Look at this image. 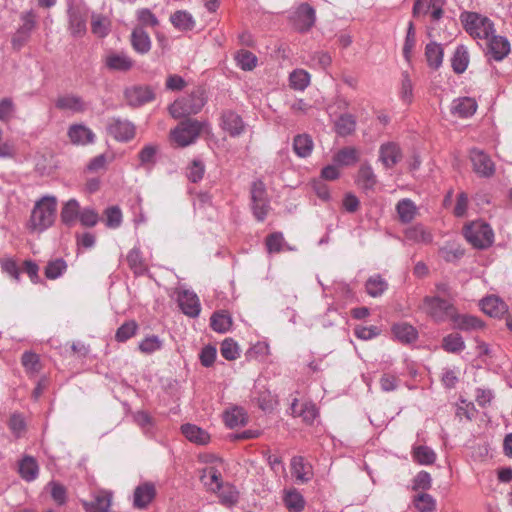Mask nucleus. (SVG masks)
<instances>
[{
    "label": "nucleus",
    "instance_id": "obj_19",
    "mask_svg": "<svg viewBox=\"0 0 512 512\" xmlns=\"http://www.w3.org/2000/svg\"><path fill=\"white\" fill-rule=\"evenodd\" d=\"M404 236L407 241L416 244L428 245L433 241L431 231L422 224L410 226L404 230Z\"/></svg>",
    "mask_w": 512,
    "mask_h": 512
},
{
    "label": "nucleus",
    "instance_id": "obj_56",
    "mask_svg": "<svg viewBox=\"0 0 512 512\" xmlns=\"http://www.w3.org/2000/svg\"><path fill=\"white\" fill-rule=\"evenodd\" d=\"M220 352L223 358L226 360H235L239 357V347L233 339H225L220 348Z\"/></svg>",
    "mask_w": 512,
    "mask_h": 512
},
{
    "label": "nucleus",
    "instance_id": "obj_18",
    "mask_svg": "<svg viewBox=\"0 0 512 512\" xmlns=\"http://www.w3.org/2000/svg\"><path fill=\"white\" fill-rule=\"evenodd\" d=\"M290 413L294 417H301L307 424H312L318 416V410L313 403H300L297 399L291 403Z\"/></svg>",
    "mask_w": 512,
    "mask_h": 512
},
{
    "label": "nucleus",
    "instance_id": "obj_61",
    "mask_svg": "<svg viewBox=\"0 0 512 512\" xmlns=\"http://www.w3.org/2000/svg\"><path fill=\"white\" fill-rule=\"evenodd\" d=\"M106 226L109 228H117L122 222V212L119 207L112 206L106 209Z\"/></svg>",
    "mask_w": 512,
    "mask_h": 512
},
{
    "label": "nucleus",
    "instance_id": "obj_29",
    "mask_svg": "<svg viewBox=\"0 0 512 512\" xmlns=\"http://www.w3.org/2000/svg\"><path fill=\"white\" fill-rule=\"evenodd\" d=\"M292 475L297 481L306 483L312 478L311 467L304 462L302 457H293L291 460Z\"/></svg>",
    "mask_w": 512,
    "mask_h": 512
},
{
    "label": "nucleus",
    "instance_id": "obj_51",
    "mask_svg": "<svg viewBox=\"0 0 512 512\" xmlns=\"http://www.w3.org/2000/svg\"><path fill=\"white\" fill-rule=\"evenodd\" d=\"M416 46V32L412 22H409L407 34L403 46L404 58L409 62L412 57L413 50Z\"/></svg>",
    "mask_w": 512,
    "mask_h": 512
},
{
    "label": "nucleus",
    "instance_id": "obj_36",
    "mask_svg": "<svg viewBox=\"0 0 512 512\" xmlns=\"http://www.w3.org/2000/svg\"><path fill=\"white\" fill-rule=\"evenodd\" d=\"M365 289L369 296L376 298L388 289V282L381 275L375 274L367 279Z\"/></svg>",
    "mask_w": 512,
    "mask_h": 512
},
{
    "label": "nucleus",
    "instance_id": "obj_34",
    "mask_svg": "<svg viewBox=\"0 0 512 512\" xmlns=\"http://www.w3.org/2000/svg\"><path fill=\"white\" fill-rule=\"evenodd\" d=\"M224 421L227 427L233 429L247 423V414L241 407L235 406L224 413Z\"/></svg>",
    "mask_w": 512,
    "mask_h": 512
},
{
    "label": "nucleus",
    "instance_id": "obj_62",
    "mask_svg": "<svg viewBox=\"0 0 512 512\" xmlns=\"http://www.w3.org/2000/svg\"><path fill=\"white\" fill-rule=\"evenodd\" d=\"M432 485L431 475L426 471H420L413 479V490H429Z\"/></svg>",
    "mask_w": 512,
    "mask_h": 512
},
{
    "label": "nucleus",
    "instance_id": "obj_27",
    "mask_svg": "<svg viewBox=\"0 0 512 512\" xmlns=\"http://www.w3.org/2000/svg\"><path fill=\"white\" fill-rule=\"evenodd\" d=\"M131 45L139 54H146L151 49V40L143 27H135L131 34Z\"/></svg>",
    "mask_w": 512,
    "mask_h": 512
},
{
    "label": "nucleus",
    "instance_id": "obj_54",
    "mask_svg": "<svg viewBox=\"0 0 512 512\" xmlns=\"http://www.w3.org/2000/svg\"><path fill=\"white\" fill-rule=\"evenodd\" d=\"M138 329L135 321H128L122 324L116 331L115 338L118 342H125L133 337Z\"/></svg>",
    "mask_w": 512,
    "mask_h": 512
},
{
    "label": "nucleus",
    "instance_id": "obj_26",
    "mask_svg": "<svg viewBox=\"0 0 512 512\" xmlns=\"http://www.w3.org/2000/svg\"><path fill=\"white\" fill-rule=\"evenodd\" d=\"M112 494L108 491H100L90 502H84V508L87 512H109L111 506Z\"/></svg>",
    "mask_w": 512,
    "mask_h": 512
},
{
    "label": "nucleus",
    "instance_id": "obj_20",
    "mask_svg": "<svg viewBox=\"0 0 512 512\" xmlns=\"http://www.w3.org/2000/svg\"><path fill=\"white\" fill-rule=\"evenodd\" d=\"M69 31L73 37H82L86 33V16L77 7L68 10Z\"/></svg>",
    "mask_w": 512,
    "mask_h": 512
},
{
    "label": "nucleus",
    "instance_id": "obj_10",
    "mask_svg": "<svg viewBox=\"0 0 512 512\" xmlns=\"http://www.w3.org/2000/svg\"><path fill=\"white\" fill-rule=\"evenodd\" d=\"M127 103L133 107L142 106L151 102L155 98V92L152 87L146 85H135L129 87L124 92Z\"/></svg>",
    "mask_w": 512,
    "mask_h": 512
},
{
    "label": "nucleus",
    "instance_id": "obj_31",
    "mask_svg": "<svg viewBox=\"0 0 512 512\" xmlns=\"http://www.w3.org/2000/svg\"><path fill=\"white\" fill-rule=\"evenodd\" d=\"M19 474L20 476L30 482L37 478L39 473V466L37 464V461L31 457V456H25L20 462H19Z\"/></svg>",
    "mask_w": 512,
    "mask_h": 512
},
{
    "label": "nucleus",
    "instance_id": "obj_59",
    "mask_svg": "<svg viewBox=\"0 0 512 512\" xmlns=\"http://www.w3.org/2000/svg\"><path fill=\"white\" fill-rule=\"evenodd\" d=\"M16 112V106L9 97L0 100V121L9 122Z\"/></svg>",
    "mask_w": 512,
    "mask_h": 512
},
{
    "label": "nucleus",
    "instance_id": "obj_47",
    "mask_svg": "<svg viewBox=\"0 0 512 512\" xmlns=\"http://www.w3.org/2000/svg\"><path fill=\"white\" fill-rule=\"evenodd\" d=\"M290 86L299 91H303L310 83V75L302 69L294 70L289 76Z\"/></svg>",
    "mask_w": 512,
    "mask_h": 512
},
{
    "label": "nucleus",
    "instance_id": "obj_21",
    "mask_svg": "<svg viewBox=\"0 0 512 512\" xmlns=\"http://www.w3.org/2000/svg\"><path fill=\"white\" fill-rule=\"evenodd\" d=\"M379 153L380 161L386 168L393 167L402 158L401 150L394 142L382 144Z\"/></svg>",
    "mask_w": 512,
    "mask_h": 512
},
{
    "label": "nucleus",
    "instance_id": "obj_52",
    "mask_svg": "<svg viewBox=\"0 0 512 512\" xmlns=\"http://www.w3.org/2000/svg\"><path fill=\"white\" fill-rule=\"evenodd\" d=\"M215 493H218L220 502L226 506H232L238 501L237 491L229 484L222 485V488Z\"/></svg>",
    "mask_w": 512,
    "mask_h": 512
},
{
    "label": "nucleus",
    "instance_id": "obj_49",
    "mask_svg": "<svg viewBox=\"0 0 512 512\" xmlns=\"http://www.w3.org/2000/svg\"><path fill=\"white\" fill-rule=\"evenodd\" d=\"M237 65L244 71H251L257 65V57L250 51L240 50L235 56Z\"/></svg>",
    "mask_w": 512,
    "mask_h": 512
},
{
    "label": "nucleus",
    "instance_id": "obj_4",
    "mask_svg": "<svg viewBox=\"0 0 512 512\" xmlns=\"http://www.w3.org/2000/svg\"><path fill=\"white\" fill-rule=\"evenodd\" d=\"M202 129V122L195 119H187L171 130L170 139L176 146L186 147L196 141Z\"/></svg>",
    "mask_w": 512,
    "mask_h": 512
},
{
    "label": "nucleus",
    "instance_id": "obj_48",
    "mask_svg": "<svg viewBox=\"0 0 512 512\" xmlns=\"http://www.w3.org/2000/svg\"><path fill=\"white\" fill-rule=\"evenodd\" d=\"M442 347L447 352L458 353L465 348V343L459 334L452 333L443 338Z\"/></svg>",
    "mask_w": 512,
    "mask_h": 512
},
{
    "label": "nucleus",
    "instance_id": "obj_11",
    "mask_svg": "<svg viewBox=\"0 0 512 512\" xmlns=\"http://www.w3.org/2000/svg\"><path fill=\"white\" fill-rule=\"evenodd\" d=\"M470 159L473 164L474 171L482 177H491L495 172V165L491 158L479 149L470 151Z\"/></svg>",
    "mask_w": 512,
    "mask_h": 512
},
{
    "label": "nucleus",
    "instance_id": "obj_41",
    "mask_svg": "<svg viewBox=\"0 0 512 512\" xmlns=\"http://www.w3.org/2000/svg\"><path fill=\"white\" fill-rule=\"evenodd\" d=\"M469 64V53L465 46L460 45L456 48L451 60L453 71L457 74L463 73Z\"/></svg>",
    "mask_w": 512,
    "mask_h": 512
},
{
    "label": "nucleus",
    "instance_id": "obj_50",
    "mask_svg": "<svg viewBox=\"0 0 512 512\" xmlns=\"http://www.w3.org/2000/svg\"><path fill=\"white\" fill-rule=\"evenodd\" d=\"M358 184L365 190L372 189L376 184V176L369 165H362L358 172Z\"/></svg>",
    "mask_w": 512,
    "mask_h": 512
},
{
    "label": "nucleus",
    "instance_id": "obj_46",
    "mask_svg": "<svg viewBox=\"0 0 512 512\" xmlns=\"http://www.w3.org/2000/svg\"><path fill=\"white\" fill-rule=\"evenodd\" d=\"M439 255L447 262H454L463 256V250L455 242H447L439 248Z\"/></svg>",
    "mask_w": 512,
    "mask_h": 512
},
{
    "label": "nucleus",
    "instance_id": "obj_32",
    "mask_svg": "<svg viewBox=\"0 0 512 512\" xmlns=\"http://www.w3.org/2000/svg\"><path fill=\"white\" fill-rule=\"evenodd\" d=\"M313 146L314 143L311 136L306 133L294 137L293 150L301 158L308 157L312 153Z\"/></svg>",
    "mask_w": 512,
    "mask_h": 512
},
{
    "label": "nucleus",
    "instance_id": "obj_25",
    "mask_svg": "<svg viewBox=\"0 0 512 512\" xmlns=\"http://www.w3.org/2000/svg\"><path fill=\"white\" fill-rule=\"evenodd\" d=\"M391 331L394 338L403 344L412 343L418 338L417 330L406 322L395 323Z\"/></svg>",
    "mask_w": 512,
    "mask_h": 512
},
{
    "label": "nucleus",
    "instance_id": "obj_1",
    "mask_svg": "<svg viewBox=\"0 0 512 512\" xmlns=\"http://www.w3.org/2000/svg\"><path fill=\"white\" fill-rule=\"evenodd\" d=\"M57 200L54 196L46 195L36 201L30 216L29 226L32 230L43 232L55 221Z\"/></svg>",
    "mask_w": 512,
    "mask_h": 512
},
{
    "label": "nucleus",
    "instance_id": "obj_8",
    "mask_svg": "<svg viewBox=\"0 0 512 512\" xmlns=\"http://www.w3.org/2000/svg\"><path fill=\"white\" fill-rule=\"evenodd\" d=\"M290 20L297 31L306 32L315 23V10L308 3H302L291 14Z\"/></svg>",
    "mask_w": 512,
    "mask_h": 512
},
{
    "label": "nucleus",
    "instance_id": "obj_6",
    "mask_svg": "<svg viewBox=\"0 0 512 512\" xmlns=\"http://www.w3.org/2000/svg\"><path fill=\"white\" fill-rule=\"evenodd\" d=\"M422 309L436 321H444L454 318L455 310L453 305L438 296H427L423 300Z\"/></svg>",
    "mask_w": 512,
    "mask_h": 512
},
{
    "label": "nucleus",
    "instance_id": "obj_22",
    "mask_svg": "<svg viewBox=\"0 0 512 512\" xmlns=\"http://www.w3.org/2000/svg\"><path fill=\"white\" fill-rule=\"evenodd\" d=\"M69 139L73 144L86 145L93 143L95 134L83 124H74L68 130Z\"/></svg>",
    "mask_w": 512,
    "mask_h": 512
},
{
    "label": "nucleus",
    "instance_id": "obj_37",
    "mask_svg": "<svg viewBox=\"0 0 512 512\" xmlns=\"http://www.w3.org/2000/svg\"><path fill=\"white\" fill-rule=\"evenodd\" d=\"M201 481L204 486L212 492L220 490L223 485L221 480V473L214 467L206 468L203 471L201 475Z\"/></svg>",
    "mask_w": 512,
    "mask_h": 512
},
{
    "label": "nucleus",
    "instance_id": "obj_5",
    "mask_svg": "<svg viewBox=\"0 0 512 512\" xmlns=\"http://www.w3.org/2000/svg\"><path fill=\"white\" fill-rule=\"evenodd\" d=\"M464 235L469 243L480 249L489 247L494 239L491 227L481 221H475L466 226Z\"/></svg>",
    "mask_w": 512,
    "mask_h": 512
},
{
    "label": "nucleus",
    "instance_id": "obj_28",
    "mask_svg": "<svg viewBox=\"0 0 512 512\" xmlns=\"http://www.w3.org/2000/svg\"><path fill=\"white\" fill-rule=\"evenodd\" d=\"M183 435L190 441L199 445H205L209 442V434L200 427L193 424H184L181 426Z\"/></svg>",
    "mask_w": 512,
    "mask_h": 512
},
{
    "label": "nucleus",
    "instance_id": "obj_12",
    "mask_svg": "<svg viewBox=\"0 0 512 512\" xmlns=\"http://www.w3.org/2000/svg\"><path fill=\"white\" fill-rule=\"evenodd\" d=\"M178 304L182 312L189 317L195 318L200 314V301L193 291H180L178 293Z\"/></svg>",
    "mask_w": 512,
    "mask_h": 512
},
{
    "label": "nucleus",
    "instance_id": "obj_38",
    "mask_svg": "<svg viewBox=\"0 0 512 512\" xmlns=\"http://www.w3.org/2000/svg\"><path fill=\"white\" fill-rule=\"evenodd\" d=\"M210 320L212 329L219 333L228 332L232 326V317L225 310L214 312Z\"/></svg>",
    "mask_w": 512,
    "mask_h": 512
},
{
    "label": "nucleus",
    "instance_id": "obj_24",
    "mask_svg": "<svg viewBox=\"0 0 512 512\" xmlns=\"http://www.w3.org/2000/svg\"><path fill=\"white\" fill-rule=\"evenodd\" d=\"M480 306L482 311L491 317H501L508 310L507 305L494 295L482 299Z\"/></svg>",
    "mask_w": 512,
    "mask_h": 512
},
{
    "label": "nucleus",
    "instance_id": "obj_40",
    "mask_svg": "<svg viewBox=\"0 0 512 512\" xmlns=\"http://www.w3.org/2000/svg\"><path fill=\"white\" fill-rule=\"evenodd\" d=\"M414 84L407 71H403L401 74L400 87H399V98L404 104H411L413 102Z\"/></svg>",
    "mask_w": 512,
    "mask_h": 512
},
{
    "label": "nucleus",
    "instance_id": "obj_2",
    "mask_svg": "<svg viewBox=\"0 0 512 512\" xmlns=\"http://www.w3.org/2000/svg\"><path fill=\"white\" fill-rule=\"evenodd\" d=\"M206 104L204 91L200 88L193 90L190 94L175 100L168 108L170 115L179 119L182 117L197 114Z\"/></svg>",
    "mask_w": 512,
    "mask_h": 512
},
{
    "label": "nucleus",
    "instance_id": "obj_63",
    "mask_svg": "<svg viewBox=\"0 0 512 512\" xmlns=\"http://www.w3.org/2000/svg\"><path fill=\"white\" fill-rule=\"evenodd\" d=\"M335 129L336 132L341 136L350 134L352 131V116L349 114L341 115L335 121Z\"/></svg>",
    "mask_w": 512,
    "mask_h": 512
},
{
    "label": "nucleus",
    "instance_id": "obj_44",
    "mask_svg": "<svg viewBox=\"0 0 512 512\" xmlns=\"http://www.w3.org/2000/svg\"><path fill=\"white\" fill-rule=\"evenodd\" d=\"M413 504L419 512H434L436 509L435 498L425 492L415 495L413 498Z\"/></svg>",
    "mask_w": 512,
    "mask_h": 512
},
{
    "label": "nucleus",
    "instance_id": "obj_58",
    "mask_svg": "<svg viewBox=\"0 0 512 512\" xmlns=\"http://www.w3.org/2000/svg\"><path fill=\"white\" fill-rule=\"evenodd\" d=\"M91 28L96 36L105 37L109 32V21L106 17L93 15Z\"/></svg>",
    "mask_w": 512,
    "mask_h": 512
},
{
    "label": "nucleus",
    "instance_id": "obj_42",
    "mask_svg": "<svg viewBox=\"0 0 512 512\" xmlns=\"http://www.w3.org/2000/svg\"><path fill=\"white\" fill-rule=\"evenodd\" d=\"M170 21L175 28L183 31L191 30L195 25L192 15L186 11H176L171 15Z\"/></svg>",
    "mask_w": 512,
    "mask_h": 512
},
{
    "label": "nucleus",
    "instance_id": "obj_60",
    "mask_svg": "<svg viewBox=\"0 0 512 512\" xmlns=\"http://www.w3.org/2000/svg\"><path fill=\"white\" fill-rule=\"evenodd\" d=\"M284 245V237L280 232H274L266 238V248L269 253H278L282 251Z\"/></svg>",
    "mask_w": 512,
    "mask_h": 512
},
{
    "label": "nucleus",
    "instance_id": "obj_15",
    "mask_svg": "<svg viewBox=\"0 0 512 512\" xmlns=\"http://www.w3.org/2000/svg\"><path fill=\"white\" fill-rule=\"evenodd\" d=\"M55 106L63 111L71 113H83L87 110L88 105L82 97L76 94H64L57 98Z\"/></svg>",
    "mask_w": 512,
    "mask_h": 512
},
{
    "label": "nucleus",
    "instance_id": "obj_64",
    "mask_svg": "<svg viewBox=\"0 0 512 512\" xmlns=\"http://www.w3.org/2000/svg\"><path fill=\"white\" fill-rule=\"evenodd\" d=\"M204 164L200 160H193L191 165L188 167L187 176L190 181L196 183L203 178L204 175Z\"/></svg>",
    "mask_w": 512,
    "mask_h": 512
},
{
    "label": "nucleus",
    "instance_id": "obj_3",
    "mask_svg": "<svg viewBox=\"0 0 512 512\" xmlns=\"http://www.w3.org/2000/svg\"><path fill=\"white\" fill-rule=\"evenodd\" d=\"M461 21L466 32L475 39L488 40L495 33L493 21L477 12H464Z\"/></svg>",
    "mask_w": 512,
    "mask_h": 512
},
{
    "label": "nucleus",
    "instance_id": "obj_23",
    "mask_svg": "<svg viewBox=\"0 0 512 512\" xmlns=\"http://www.w3.org/2000/svg\"><path fill=\"white\" fill-rule=\"evenodd\" d=\"M477 110V103L473 98L461 97L451 104V113L460 118L472 116Z\"/></svg>",
    "mask_w": 512,
    "mask_h": 512
},
{
    "label": "nucleus",
    "instance_id": "obj_55",
    "mask_svg": "<svg viewBox=\"0 0 512 512\" xmlns=\"http://www.w3.org/2000/svg\"><path fill=\"white\" fill-rule=\"evenodd\" d=\"M127 262L129 267L136 274H142L145 271V265L143 263L141 252L138 248H133L127 255Z\"/></svg>",
    "mask_w": 512,
    "mask_h": 512
},
{
    "label": "nucleus",
    "instance_id": "obj_14",
    "mask_svg": "<svg viewBox=\"0 0 512 512\" xmlns=\"http://www.w3.org/2000/svg\"><path fill=\"white\" fill-rule=\"evenodd\" d=\"M156 496V488L152 482H144L138 485L133 494V506L137 509H145Z\"/></svg>",
    "mask_w": 512,
    "mask_h": 512
},
{
    "label": "nucleus",
    "instance_id": "obj_53",
    "mask_svg": "<svg viewBox=\"0 0 512 512\" xmlns=\"http://www.w3.org/2000/svg\"><path fill=\"white\" fill-rule=\"evenodd\" d=\"M67 269V264L63 259L50 261L45 269V275L48 279L59 278Z\"/></svg>",
    "mask_w": 512,
    "mask_h": 512
},
{
    "label": "nucleus",
    "instance_id": "obj_33",
    "mask_svg": "<svg viewBox=\"0 0 512 512\" xmlns=\"http://www.w3.org/2000/svg\"><path fill=\"white\" fill-rule=\"evenodd\" d=\"M396 211L402 223H409L417 214V206L411 199L404 198L397 203Z\"/></svg>",
    "mask_w": 512,
    "mask_h": 512
},
{
    "label": "nucleus",
    "instance_id": "obj_45",
    "mask_svg": "<svg viewBox=\"0 0 512 512\" xmlns=\"http://www.w3.org/2000/svg\"><path fill=\"white\" fill-rule=\"evenodd\" d=\"M284 503L290 512H300L304 509L305 500L296 490H289L284 496Z\"/></svg>",
    "mask_w": 512,
    "mask_h": 512
},
{
    "label": "nucleus",
    "instance_id": "obj_9",
    "mask_svg": "<svg viewBox=\"0 0 512 512\" xmlns=\"http://www.w3.org/2000/svg\"><path fill=\"white\" fill-rule=\"evenodd\" d=\"M135 130V125L127 119L120 117L108 119L107 131L118 141L127 142L131 140L135 135Z\"/></svg>",
    "mask_w": 512,
    "mask_h": 512
},
{
    "label": "nucleus",
    "instance_id": "obj_13",
    "mask_svg": "<svg viewBox=\"0 0 512 512\" xmlns=\"http://www.w3.org/2000/svg\"><path fill=\"white\" fill-rule=\"evenodd\" d=\"M510 53V43L506 37L491 35L488 39L487 55L495 61H502Z\"/></svg>",
    "mask_w": 512,
    "mask_h": 512
},
{
    "label": "nucleus",
    "instance_id": "obj_43",
    "mask_svg": "<svg viewBox=\"0 0 512 512\" xmlns=\"http://www.w3.org/2000/svg\"><path fill=\"white\" fill-rule=\"evenodd\" d=\"M455 327L460 330H477L483 327V323L480 319L472 315H458L452 318Z\"/></svg>",
    "mask_w": 512,
    "mask_h": 512
},
{
    "label": "nucleus",
    "instance_id": "obj_16",
    "mask_svg": "<svg viewBox=\"0 0 512 512\" xmlns=\"http://www.w3.org/2000/svg\"><path fill=\"white\" fill-rule=\"evenodd\" d=\"M221 127L232 137H237L245 131V124L242 118L231 110L222 113Z\"/></svg>",
    "mask_w": 512,
    "mask_h": 512
},
{
    "label": "nucleus",
    "instance_id": "obj_30",
    "mask_svg": "<svg viewBox=\"0 0 512 512\" xmlns=\"http://www.w3.org/2000/svg\"><path fill=\"white\" fill-rule=\"evenodd\" d=\"M425 57L429 67L438 69L444 57L442 46L436 42L428 43L425 47Z\"/></svg>",
    "mask_w": 512,
    "mask_h": 512
},
{
    "label": "nucleus",
    "instance_id": "obj_17",
    "mask_svg": "<svg viewBox=\"0 0 512 512\" xmlns=\"http://www.w3.org/2000/svg\"><path fill=\"white\" fill-rule=\"evenodd\" d=\"M105 66L112 71L127 72L134 66V61L124 52H111L105 57Z\"/></svg>",
    "mask_w": 512,
    "mask_h": 512
},
{
    "label": "nucleus",
    "instance_id": "obj_35",
    "mask_svg": "<svg viewBox=\"0 0 512 512\" xmlns=\"http://www.w3.org/2000/svg\"><path fill=\"white\" fill-rule=\"evenodd\" d=\"M412 458L420 465H432L436 461V453L428 446L415 445L412 448Z\"/></svg>",
    "mask_w": 512,
    "mask_h": 512
},
{
    "label": "nucleus",
    "instance_id": "obj_57",
    "mask_svg": "<svg viewBox=\"0 0 512 512\" xmlns=\"http://www.w3.org/2000/svg\"><path fill=\"white\" fill-rule=\"evenodd\" d=\"M162 347L161 339L156 335H151L139 343V350L144 354H152Z\"/></svg>",
    "mask_w": 512,
    "mask_h": 512
},
{
    "label": "nucleus",
    "instance_id": "obj_39",
    "mask_svg": "<svg viewBox=\"0 0 512 512\" xmlns=\"http://www.w3.org/2000/svg\"><path fill=\"white\" fill-rule=\"evenodd\" d=\"M80 213V205L76 199L68 200L61 211V220L65 225L72 226Z\"/></svg>",
    "mask_w": 512,
    "mask_h": 512
},
{
    "label": "nucleus",
    "instance_id": "obj_7",
    "mask_svg": "<svg viewBox=\"0 0 512 512\" xmlns=\"http://www.w3.org/2000/svg\"><path fill=\"white\" fill-rule=\"evenodd\" d=\"M20 19L22 23L11 39L12 47L15 50H20L27 43L36 27V14L33 10L23 12Z\"/></svg>",
    "mask_w": 512,
    "mask_h": 512
}]
</instances>
